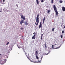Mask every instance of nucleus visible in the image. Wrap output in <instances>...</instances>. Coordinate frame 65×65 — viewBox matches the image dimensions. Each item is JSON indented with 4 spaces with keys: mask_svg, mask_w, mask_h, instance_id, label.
Masks as SVG:
<instances>
[{
    "mask_svg": "<svg viewBox=\"0 0 65 65\" xmlns=\"http://www.w3.org/2000/svg\"><path fill=\"white\" fill-rule=\"evenodd\" d=\"M39 17V14H38L37 17L36 22L35 23V25L36 26H38V23H39V18H38Z\"/></svg>",
    "mask_w": 65,
    "mask_h": 65,
    "instance_id": "nucleus-1",
    "label": "nucleus"
},
{
    "mask_svg": "<svg viewBox=\"0 0 65 65\" xmlns=\"http://www.w3.org/2000/svg\"><path fill=\"white\" fill-rule=\"evenodd\" d=\"M53 8L54 10L55 11V12H56V16H57V15H58V12H57V8L56 7V6L55 5H54L53 6Z\"/></svg>",
    "mask_w": 65,
    "mask_h": 65,
    "instance_id": "nucleus-2",
    "label": "nucleus"
},
{
    "mask_svg": "<svg viewBox=\"0 0 65 65\" xmlns=\"http://www.w3.org/2000/svg\"><path fill=\"white\" fill-rule=\"evenodd\" d=\"M35 53H36L35 54V55L36 56V58L37 59H39V57L37 56V55L38 54V51H36L35 52Z\"/></svg>",
    "mask_w": 65,
    "mask_h": 65,
    "instance_id": "nucleus-3",
    "label": "nucleus"
},
{
    "mask_svg": "<svg viewBox=\"0 0 65 65\" xmlns=\"http://www.w3.org/2000/svg\"><path fill=\"white\" fill-rule=\"evenodd\" d=\"M21 18L23 19L24 20H26L25 18V16L23 15L22 14H21Z\"/></svg>",
    "mask_w": 65,
    "mask_h": 65,
    "instance_id": "nucleus-4",
    "label": "nucleus"
},
{
    "mask_svg": "<svg viewBox=\"0 0 65 65\" xmlns=\"http://www.w3.org/2000/svg\"><path fill=\"white\" fill-rule=\"evenodd\" d=\"M24 23V21L23 20H22L21 21H20V24H21V25H22L23 23Z\"/></svg>",
    "mask_w": 65,
    "mask_h": 65,
    "instance_id": "nucleus-5",
    "label": "nucleus"
},
{
    "mask_svg": "<svg viewBox=\"0 0 65 65\" xmlns=\"http://www.w3.org/2000/svg\"><path fill=\"white\" fill-rule=\"evenodd\" d=\"M42 22H40V25H39V28H40L41 27L42 28Z\"/></svg>",
    "mask_w": 65,
    "mask_h": 65,
    "instance_id": "nucleus-6",
    "label": "nucleus"
},
{
    "mask_svg": "<svg viewBox=\"0 0 65 65\" xmlns=\"http://www.w3.org/2000/svg\"><path fill=\"white\" fill-rule=\"evenodd\" d=\"M5 63V62L4 61H1V64H4Z\"/></svg>",
    "mask_w": 65,
    "mask_h": 65,
    "instance_id": "nucleus-7",
    "label": "nucleus"
},
{
    "mask_svg": "<svg viewBox=\"0 0 65 65\" xmlns=\"http://www.w3.org/2000/svg\"><path fill=\"white\" fill-rule=\"evenodd\" d=\"M62 9L63 11H65V8L64 7H63L62 8Z\"/></svg>",
    "mask_w": 65,
    "mask_h": 65,
    "instance_id": "nucleus-8",
    "label": "nucleus"
},
{
    "mask_svg": "<svg viewBox=\"0 0 65 65\" xmlns=\"http://www.w3.org/2000/svg\"><path fill=\"white\" fill-rule=\"evenodd\" d=\"M45 17H44V18L43 21V23H42L43 24L44 23V22L45 20Z\"/></svg>",
    "mask_w": 65,
    "mask_h": 65,
    "instance_id": "nucleus-9",
    "label": "nucleus"
},
{
    "mask_svg": "<svg viewBox=\"0 0 65 65\" xmlns=\"http://www.w3.org/2000/svg\"><path fill=\"white\" fill-rule=\"evenodd\" d=\"M28 22L27 21H26L25 22V26H27V25H28Z\"/></svg>",
    "mask_w": 65,
    "mask_h": 65,
    "instance_id": "nucleus-10",
    "label": "nucleus"
},
{
    "mask_svg": "<svg viewBox=\"0 0 65 65\" xmlns=\"http://www.w3.org/2000/svg\"><path fill=\"white\" fill-rule=\"evenodd\" d=\"M36 3H37V4L38 5L39 4V0H36Z\"/></svg>",
    "mask_w": 65,
    "mask_h": 65,
    "instance_id": "nucleus-11",
    "label": "nucleus"
},
{
    "mask_svg": "<svg viewBox=\"0 0 65 65\" xmlns=\"http://www.w3.org/2000/svg\"><path fill=\"white\" fill-rule=\"evenodd\" d=\"M36 37L35 36H33L32 37V39H35Z\"/></svg>",
    "mask_w": 65,
    "mask_h": 65,
    "instance_id": "nucleus-12",
    "label": "nucleus"
},
{
    "mask_svg": "<svg viewBox=\"0 0 65 65\" xmlns=\"http://www.w3.org/2000/svg\"><path fill=\"white\" fill-rule=\"evenodd\" d=\"M43 58V57L42 56V57H41V60H40V61H39V62H41V61H42V58Z\"/></svg>",
    "mask_w": 65,
    "mask_h": 65,
    "instance_id": "nucleus-13",
    "label": "nucleus"
},
{
    "mask_svg": "<svg viewBox=\"0 0 65 65\" xmlns=\"http://www.w3.org/2000/svg\"><path fill=\"white\" fill-rule=\"evenodd\" d=\"M48 55V53L46 54V53H44L43 54V55Z\"/></svg>",
    "mask_w": 65,
    "mask_h": 65,
    "instance_id": "nucleus-14",
    "label": "nucleus"
},
{
    "mask_svg": "<svg viewBox=\"0 0 65 65\" xmlns=\"http://www.w3.org/2000/svg\"><path fill=\"white\" fill-rule=\"evenodd\" d=\"M50 12H51V11H50L49 10H48L47 12V13H49Z\"/></svg>",
    "mask_w": 65,
    "mask_h": 65,
    "instance_id": "nucleus-15",
    "label": "nucleus"
},
{
    "mask_svg": "<svg viewBox=\"0 0 65 65\" xmlns=\"http://www.w3.org/2000/svg\"><path fill=\"white\" fill-rule=\"evenodd\" d=\"M43 35L42 34L41 35V40H42V36H43Z\"/></svg>",
    "mask_w": 65,
    "mask_h": 65,
    "instance_id": "nucleus-16",
    "label": "nucleus"
},
{
    "mask_svg": "<svg viewBox=\"0 0 65 65\" xmlns=\"http://www.w3.org/2000/svg\"><path fill=\"white\" fill-rule=\"evenodd\" d=\"M55 29V28H53L52 29V31L53 32L54 31Z\"/></svg>",
    "mask_w": 65,
    "mask_h": 65,
    "instance_id": "nucleus-17",
    "label": "nucleus"
},
{
    "mask_svg": "<svg viewBox=\"0 0 65 65\" xmlns=\"http://www.w3.org/2000/svg\"><path fill=\"white\" fill-rule=\"evenodd\" d=\"M59 2L60 3H63V1H59Z\"/></svg>",
    "mask_w": 65,
    "mask_h": 65,
    "instance_id": "nucleus-18",
    "label": "nucleus"
},
{
    "mask_svg": "<svg viewBox=\"0 0 65 65\" xmlns=\"http://www.w3.org/2000/svg\"><path fill=\"white\" fill-rule=\"evenodd\" d=\"M52 47L53 49H55L54 48V45H52Z\"/></svg>",
    "mask_w": 65,
    "mask_h": 65,
    "instance_id": "nucleus-19",
    "label": "nucleus"
},
{
    "mask_svg": "<svg viewBox=\"0 0 65 65\" xmlns=\"http://www.w3.org/2000/svg\"><path fill=\"white\" fill-rule=\"evenodd\" d=\"M41 2H44V0H41Z\"/></svg>",
    "mask_w": 65,
    "mask_h": 65,
    "instance_id": "nucleus-20",
    "label": "nucleus"
},
{
    "mask_svg": "<svg viewBox=\"0 0 65 65\" xmlns=\"http://www.w3.org/2000/svg\"><path fill=\"white\" fill-rule=\"evenodd\" d=\"M60 48L59 47H57V48H55V49H58V48Z\"/></svg>",
    "mask_w": 65,
    "mask_h": 65,
    "instance_id": "nucleus-21",
    "label": "nucleus"
},
{
    "mask_svg": "<svg viewBox=\"0 0 65 65\" xmlns=\"http://www.w3.org/2000/svg\"><path fill=\"white\" fill-rule=\"evenodd\" d=\"M61 39H62V38H63V36L62 35H61Z\"/></svg>",
    "mask_w": 65,
    "mask_h": 65,
    "instance_id": "nucleus-22",
    "label": "nucleus"
},
{
    "mask_svg": "<svg viewBox=\"0 0 65 65\" xmlns=\"http://www.w3.org/2000/svg\"><path fill=\"white\" fill-rule=\"evenodd\" d=\"M9 44V42H8L6 44V45H8V44Z\"/></svg>",
    "mask_w": 65,
    "mask_h": 65,
    "instance_id": "nucleus-23",
    "label": "nucleus"
},
{
    "mask_svg": "<svg viewBox=\"0 0 65 65\" xmlns=\"http://www.w3.org/2000/svg\"><path fill=\"white\" fill-rule=\"evenodd\" d=\"M53 3V0H52L51 1V3Z\"/></svg>",
    "mask_w": 65,
    "mask_h": 65,
    "instance_id": "nucleus-24",
    "label": "nucleus"
},
{
    "mask_svg": "<svg viewBox=\"0 0 65 65\" xmlns=\"http://www.w3.org/2000/svg\"><path fill=\"white\" fill-rule=\"evenodd\" d=\"M64 31L63 30H62V34H63V33H64Z\"/></svg>",
    "mask_w": 65,
    "mask_h": 65,
    "instance_id": "nucleus-25",
    "label": "nucleus"
},
{
    "mask_svg": "<svg viewBox=\"0 0 65 65\" xmlns=\"http://www.w3.org/2000/svg\"><path fill=\"white\" fill-rule=\"evenodd\" d=\"M16 6L17 7H18V5H16Z\"/></svg>",
    "mask_w": 65,
    "mask_h": 65,
    "instance_id": "nucleus-26",
    "label": "nucleus"
},
{
    "mask_svg": "<svg viewBox=\"0 0 65 65\" xmlns=\"http://www.w3.org/2000/svg\"><path fill=\"white\" fill-rule=\"evenodd\" d=\"M45 47L46 48L47 47V46H46V44H45Z\"/></svg>",
    "mask_w": 65,
    "mask_h": 65,
    "instance_id": "nucleus-27",
    "label": "nucleus"
},
{
    "mask_svg": "<svg viewBox=\"0 0 65 65\" xmlns=\"http://www.w3.org/2000/svg\"><path fill=\"white\" fill-rule=\"evenodd\" d=\"M35 36H36V34H35V35H34L33 36H34V37H35Z\"/></svg>",
    "mask_w": 65,
    "mask_h": 65,
    "instance_id": "nucleus-28",
    "label": "nucleus"
},
{
    "mask_svg": "<svg viewBox=\"0 0 65 65\" xmlns=\"http://www.w3.org/2000/svg\"><path fill=\"white\" fill-rule=\"evenodd\" d=\"M25 55H26L27 53L26 52H25Z\"/></svg>",
    "mask_w": 65,
    "mask_h": 65,
    "instance_id": "nucleus-29",
    "label": "nucleus"
},
{
    "mask_svg": "<svg viewBox=\"0 0 65 65\" xmlns=\"http://www.w3.org/2000/svg\"><path fill=\"white\" fill-rule=\"evenodd\" d=\"M18 48H20L21 47H19V46H18Z\"/></svg>",
    "mask_w": 65,
    "mask_h": 65,
    "instance_id": "nucleus-30",
    "label": "nucleus"
},
{
    "mask_svg": "<svg viewBox=\"0 0 65 65\" xmlns=\"http://www.w3.org/2000/svg\"><path fill=\"white\" fill-rule=\"evenodd\" d=\"M5 1V0H3V2H4Z\"/></svg>",
    "mask_w": 65,
    "mask_h": 65,
    "instance_id": "nucleus-31",
    "label": "nucleus"
},
{
    "mask_svg": "<svg viewBox=\"0 0 65 65\" xmlns=\"http://www.w3.org/2000/svg\"><path fill=\"white\" fill-rule=\"evenodd\" d=\"M4 60L6 61V59H4Z\"/></svg>",
    "mask_w": 65,
    "mask_h": 65,
    "instance_id": "nucleus-32",
    "label": "nucleus"
},
{
    "mask_svg": "<svg viewBox=\"0 0 65 65\" xmlns=\"http://www.w3.org/2000/svg\"><path fill=\"white\" fill-rule=\"evenodd\" d=\"M21 29L22 30V29H23V28H22V27H21Z\"/></svg>",
    "mask_w": 65,
    "mask_h": 65,
    "instance_id": "nucleus-33",
    "label": "nucleus"
},
{
    "mask_svg": "<svg viewBox=\"0 0 65 65\" xmlns=\"http://www.w3.org/2000/svg\"><path fill=\"white\" fill-rule=\"evenodd\" d=\"M27 58L28 59L29 58V57H28L27 56Z\"/></svg>",
    "mask_w": 65,
    "mask_h": 65,
    "instance_id": "nucleus-34",
    "label": "nucleus"
},
{
    "mask_svg": "<svg viewBox=\"0 0 65 65\" xmlns=\"http://www.w3.org/2000/svg\"><path fill=\"white\" fill-rule=\"evenodd\" d=\"M63 27L64 28H65V26H64Z\"/></svg>",
    "mask_w": 65,
    "mask_h": 65,
    "instance_id": "nucleus-35",
    "label": "nucleus"
},
{
    "mask_svg": "<svg viewBox=\"0 0 65 65\" xmlns=\"http://www.w3.org/2000/svg\"><path fill=\"white\" fill-rule=\"evenodd\" d=\"M35 34V32L33 33V34Z\"/></svg>",
    "mask_w": 65,
    "mask_h": 65,
    "instance_id": "nucleus-36",
    "label": "nucleus"
},
{
    "mask_svg": "<svg viewBox=\"0 0 65 65\" xmlns=\"http://www.w3.org/2000/svg\"><path fill=\"white\" fill-rule=\"evenodd\" d=\"M1 54H0V56H1Z\"/></svg>",
    "mask_w": 65,
    "mask_h": 65,
    "instance_id": "nucleus-37",
    "label": "nucleus"
},
{
    "mask_svg": "<svg viewBox=\"0 0 65 65\" xmlns=\"http://www.w3.org/2000/svg\"><path fill=\"white\" fill-rule=\"evenodd\" d=\"M1 11H0V12H1Z\"/></svg>",
    "mask_w": 65,
    "mask_h": 65,
    "instance_id": "nucleus-38",
    "label": "nucleus"
}]
</instances>
